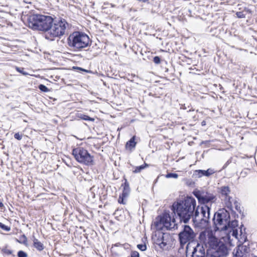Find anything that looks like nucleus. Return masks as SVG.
I'll return each mask as SVG.
<instances>
[{
    "label": "nucleus",
    "instance_id": "1",
    "mask_svg": "<svg viewBox=\"0 0 257 257\" xmlns=\"http://www.w3.org/2000/svg\"><path fill=\"white\" fill-rule=\"evenodd\" d=\"M172 210L180 221L184 223L188 222L191 218L196 225L200 227H206L209 222L210 207L208 205L196 207V200L192 197L175 202Z\"/></svg>",
    "mask_w": 257,
    "mask_h": 257
},
{
    "label": "nucleus",
    "instance_id": "2",
    "mask_svg": "<svg viewBox=\"0 0 257 257\" xmlns=\"http://www.w3.org/2000/svg\"><path fill=\"white\" fill-rule=\"evenodd\" d=\"M199 238L207 248L206 257H226L228 254L229 248L226 244L217 238L212 231L200 232Z\"/></svg>",
    "mask_w": 257,
    "mask_h": 257
},
{
    "label": "nucleus",
    "instance_id": "3",
    "mask_svg": "<svg viewBox=\"0 0 257 257\" xmlns=\"http://www.w3.org/2000/svg\"><path fill=\"white\" fill-rule=\"evenodd\" d=\"M68 46L75 51H80L90 46L91 42L85 33L75 31L70 34L67 39Z\"/></svg>",
    "mask_w": 257,
    "mask_h": 257
},
{
    "label": "nucleus",
    "instance_id": "4",
    "mask_svg": "<svg viewBox=\"0 0 257 257\" xmlns=\"http://www.w3.org/2000/svg\"><path fill=\"white\" fill-rule=\"evenodd\" d=\"M53 20L49 16L33 15L28 18V25L33 30L45 31L46 33L48 32Z\"/></svg>",
    "mask_w": 257,
    "mask_h": 257
},
{
    "label": "nucleus",
    "instance_id": "5",
    "mask_svg": "<svg viewBox=\"0 0 257 257\" xmlns=\"http://www.w3.org/2000/svg\"><path fill=\"white\" fill-rule=\"evenodd\" d=\"M68 27V24L65 19L53 20L48 32L45 33V38L52 41L55 38L61 37L65 34Z\"/></svg>",
    "mask_w": 257,
    "mask_h": 257
},
{
    "label": "nucleus",
    "instance_id": "6",
    "mask_svg": "<svg viewBox=\"0 0 257 257\" xmlns=\"http://www.w3.org/2000/svg\"><path fill=\"white\" fill-rule=\"evenodd\" d=\"M229 219L230 213L226 210H219L214 213L212 221L215 230H227V224Z\"/></svg>",
    "mask_w": 257,
    "mask_h": 257
},
{
    "label": "nucleus",
    "instance_id": "7",
    "mask_svg": "<svg viewBox=\"0 0 257 257\" xmlns=\"http://www.w3.org/2000/svg\"><path fill=\"white\" fill-rule=\"evenodd\" d=\"M72 155L76 160L80 163L86 165H91L93 157L88 152L87 150L82 147H77L73 149Z\"/></svg>",
    "mask_w": 257,
    "mask_h": 257
},
{
    "label": "nucleus",
    "instance_id": "8",
    "mask_svg": "<svg viewBox=\"0 0 257 257\" xmlns=\"http://www.w3.org/2000/svg\"><path fill=\"white\" fill-rule=\"evenodd\" d=\"M218 192L220 194V198L222 200H224L227 208L231 211L232 215H233L234 218L238 217V215L233 210L231 207L230 202L231 197L229 196L230 193V188L227 186H221L218 188Z\"/></svg>",
    "mask_w": 257,
    "mask_h": 257
},
{
    "label": "nucleus",
    "instance_id": "9",
    "mask_svg": "<svg viewBox=\"0 0 257 257\" xmlns=\"http://www.w3.org/2000/svg\"><path fill=\"white\" fill-rule=\"evenodd\" d=\"M193 194L198 201L203 204L202 205H206L205 204L208 203H214L217 200L216 196L210 192L197 191L194 192Z\"/></svg>",
    "mask_w": 257,
    "mask_h": 257
},
{
    "label": "nucleus",
    "instance_id": "10",
    "mask_svg": "<svg viewBox=\"0 0 257 257\" xmlns=\"http://www.w3.org/2000/svg\"><path fill=\"white\" fill-rule=\"evenodd\" d=\"M195 237V233L193 229L187 225L184 226L183 229L179 234V238L182 245L193 240Z\"/></svg>",
    "mask_w": 257,
    "mask_h": 257
},
{
    "label": "nucleus",
    "instance_id": "11",
    "mask_svg": "<svg viewBox=\"0 0 257 257\" xmlns=\"http://www.w3.org/2000/svg\"><path fill=\"white\" fill-rule=\"evenodd\" d=\"M171 220V217L169 214H164L160 216L159 221L155 222V224L157 229H161V225L168 229L175 228L176 226L175 219H173L172 221Z\"/></svg>",
    "mask_w": 257,
    "mask_h": 257
},
{
    "label": "nucleus",
    "instance_id": "12",
    "mask_svg": "<svg viewBox=\"0 0 257 257\" xmlns=\"http://www.w3.org/2000/svg\"><path fill=\"white\" fill-rule=\"evenodd\" d=\"M250 251V247L246 245H239L233 257H248Z\"/></svg>",
    "mask_w": 257,
    "mask_h": 257
},
{
    "label": "nucleus",
    "instance_id": "13",
    "mask_svg": "<svg viewBox=\"0 0 257 257\" xmlns=\"http://www.w3.org/2000/svg\"><path fill=\"white\" fill-rule=\"evenodd\" d=\"M206 252L205 248L203 245L197 243V245L194 247L191 254L189 256L186 254V257H205Z\"/></svg>",
    "mask_w": 257,
    "mask_h": 257
},
{
    "label": "nucleus",
    "instance_id": "14",
    "mask_svg": "<svg viewBox=\"0 0 257 257\" xmlns=\"http://www.w3.org/2000/svg\"><path fill=\"white\" fill-rule=\"evenodd\" d=\"M214 173L215 171L211 168H209L207 170H196L194 172L193 176L198 178H201L203 176L209 177Z\"/></svg>",
    "mask_w": 257,
    "mask_h": 257
},
{
    "label": "nucleus",
    "instance_id": "15",
    "mask_svg": "<svg viewBox=\"0 0 257 257\" xmlns=\"http://www.w3.org/2000/svg\"><path fill=\"white\" fill-rule=\"evenodd\" d=\"M155 236L157 238L155 239V242L158 244L160 248H164L165 247V243H162V240H163L164 237H169V234L163 232H158L155 235Z\"/></svg>",
    "mask_w": 257,
    "mask_h": 257
},
{
    "label": "nucleus",
    "instance_id": "16",
    "mask_svg": "<svg viewBox=\"0 0 257 257\" xmlns=\"http://www.w3.org/2000/svg\"><path fill=\"white\" fill-rule=\"evenodd\" d=\"M122 186H123V191L121 195H123V197H126L127 198L130 193V188L129 184L126 180H125V182L122 185Z\"/></svg>",
    "mask_w": 257,
    "mask_h": 257
},
{
    "label": "nucleus",
    "instance_id": "17",
    "mask_svg": "<svg viewBox=\"0 0 257 257\" xmlns=\"http://www.w3.org/2000/svg\"><path fill=\"white\" fill-rule=\"evenodd\" d=\"M33 238L34 246L39 251L43 250L44 248L43 244L34 236H33Z\"/></svg>",
    "mask_w": 257,
    "mask_h": 257
},
{
    "label": "nucleus",
    "instance_id": "18",
    "mask_svg": "<svg viewBox=\"0 0 257 257\" xmlns=\"http://www.w3.org/2000/svg\"><path fill=\"white\" fill-rule=\"evenodd\" d=\"M238 226V221L236 220H234L232 221L228 219V223L227 224V230H231L236 229V227Z\"/></svg>",
    "mask_w": 257,
    "mask_h": 257
},
{
    "label": "nucleus",
    "instance_id": "19",
    "mask_svg": "<svg viewBox=\"0 0 257 257\" xmlns=\"http://www.w3.org/2000/svg\"><path fill=\"white\" fill-rule=\"evenodd\" d=\"M136 145V142H135V137H133L126 144V148H135Z\"/></svg>",
    "mask_w": 257,
    "mask_h": 257
},
{
    "label": "nucleus",
    "instance_id": "20",
    "mask_svg": "<svg viewBox=\"0 0 257 257\" xmlns=\"http://www.w3.org/2000/svg\"><path fill=\"white\" fill-rule=\"evenodd\" d=\"M148 164L146 163H144V164L141 165L140 166L135 167V170H133V172L134 173H138L141 172L142 170L145 169L147 167H148Z\"/></svg>",
    "mask_w": 257,
    "mask_h": 257
},
{
    "label": "nucleus",
    "instance_id": "21",
    "mask_svg": "<svg viewBox=\"0 0 257 257\" xmlns=\"http://www.w3.org/2000/svg\"><path fill=\"white\" fill-rule=\"evenodd\" d=\"M78 117L83 120H87V121H94L95 120L94 118L90 117L89 116L85 115L84 114H82V113L78 114Z\"/></svg>",
    "mask_w": 257,
    "mask_h": 257
},
{
    "label": "nucleus",
    "instance_id": "22",
    "mask_svg": "<svg viewBox=\"0 0 257 257\" xmlns=\"http://www.w3.org/2000/svg\"><path fill=\"white\" fill-rule=\"evenodd\" d=\"M18 241L21 243L26 244L27 243V238L25 234L22 235L19 237V240Z\"/></svg>",
    "mask_w": 257,
    "mask_h": 257
},
{
    "label": "nucleus",
    "instance_id": "23",
    "mask_svg": "<svg viewBox=\"0 0 257 257\" xmlns=\"http://www.w3.org/2000/svg\"><path fill=\"white\" fill-rule=\"evenodd\" d=\"M234 208L235 209V210L240 214H242V210H241V206H240V203H238V202H237L236 201H235L234 202Z\"/></svg>",
    "mask_w": 257,
    "mask_h": 257
},
{
    "label": "nucleus",
    "instance_id": "24",
    "mask_svg": "<svg viewBox=\"0 0 257 257\" xmlns=\"http://www.w3.org/2000/svg\"><path fill=\"white\" fill-rule=\"evenodd\" d=\"M115 246H121L122 247L125 249H128L130 247V245L128 243H124L123 244H120V243H117L114 245Z\"/></svg>",
    "mask_w": 257,
    "mask_h": 257
},
{
    "label": "nucleus",
    "instance_id": "25",
    "mask_svg": "<svg viewBox=\"0 0 257 257\" xmlns=\"http://www.w3.org/2000/svg\"><path fill=\"white\" fill-rule=\"evenodd\" d=\"M229 233L231 232V234L233 236L235 237L236 239H238V230L237 229H233L229 230L228 231Z\"/></svg>",
    "mask_w": 257,
    "mask_h": 257
},
{
    "label": "nucleus",
    "instance_id": "26",
    "mask_svg": "<svg viewBox=\"0 0 257 257\" xmlns=\"http://www.w3.org/2000/svg\"><path fill=\"white\" fill-rule=\"evenodd\" d=\"M178 177V175L177 174L173 173H168L166 175V177L167 178H177Z\"/></svg>",
    "mask_w": 257,
    "mask_h": 257
},
{
    "label": "nucleus",
    "instance_id": "27",
    "mask_svg": "<svg viewBox=\"0 0 257 257\" xmlns=\"http://www.w3.org/2000/svg\"><path fill=\"white\" fill-rule=\"evenodd\" d=\"M39 88L40 90H41L43 92H48L49 89L48 88L44 85L43 84H40L39 85Z\"/></svg>",
    "mask_w": 257,
    "mask_h": 257
},
{
    "label": "nucleus",
    "instance_id": "28",
    "mask_svg": "<svg viewBox=\"0 0 257 257\" xmlns=\"http://www.w3.org/2000/svg\"><path fill=\"white\" fill-rule=\"evenodd\" d=\"M126 198V197H123V195L121 194L120 195H119V198L118 199V203L122 204H125L124 199Z\"/></svg>",
    "mask_w": 257,
    "mask_h": 257
},
{
    "label": "nucleus",
    "instance_id": "29",
    "mask_svg": "<svg viewBox=\"0 0 257 257\" xmlns=\"http://www.w3.org/2000/svg\"><path fill=\"white\" fill-rule=\"evenodd\" d=\"M0 228L7 231H9L11 230L10 227L4 224L2 222H0Z\"/></svg>",
    "mask_w": 257,
    "mask_h": 257
},
{
    "label": "nucleus",
    "instance_id": "30",
    "mask_svg": "<svg viewBox=\"0 0 257 257\" xmlns=\"http://www.w3.org/2000/svg\"><path fill=\"white\" fill-rule=\"evenodd\" d=\"M137 247L142 251H145L147 249V246L146 244H139L137 245Z\"/></svg>",
    "mask_w": 257,
    "mask_h": 257
},
{
    "label": "nucleus",
    "instance_id": "31",
    "mask_svg": "<svg viewBox=\"0 0 257 257\" xmlns=\"http://www.w3.org/2000/svg\"><path fill=\"white\" fill-rule=\"evenodd\" d=\"M16 70L19 72L22 73V74L24 75H27L28 74V73L24 71V69L23 68H20V67H17Z\"/></svg>",
    "mask_w": 257,
    "mask_h": 257
},
{
    "label": "nucleus",
    "instance_id": "32",
    "mask_svg": "<svg viewBox=\"0 0 257 257\" xmlns=\"http://www.w3.org/2000/svg\"><path fill=\"white\" fill-rule=\"evenodd\" d=\"M28 255L27 253L22 250H20L18 252V257H27Z\"/></svg>",
    "mask_w": 257,
    "mask_h": 257
},
{
    "label": "nucleus",
    "instance_id": "33",
    "mask_svg": "<svg viewBox=\"0 0 257 257\" xmlns=\"http://www.w3.org/2000/svg\"><path fill=\"white\" fill-rule=\"evenodd\" d=\"M236 15L238 18H244L245 17V15L243 12H237L236 13Z\"/></svg>",
    "mask_w": 257,
    "mask_h": 257
},
{
    "label": "nucleus",
    "instance_id": "34",
    "mask_svg": "<svg viewBox=\"0 0 257 257\" xmlns=\"http://www.w3.org/2000/svg\"><path fill=\"white\" fill-rule=\"evenodd\" d=\"M154 62L156 64H159L160 63L161 59L159 56H155L153 59Z\"/></svg>",
    "mask_w": 257,
    "mask_h": 257
},
{
    "label": "nucleus",
    "instance_id": "35",
    "mask_svg": "<svg viewBox=\"0 0 257 257\" xmlns=\"http://www.w3.org/2000/svg\"><path fill=\"white\" fill-rule=\"evenodd\" d=\"M14 138L18 140H21L22 139V135L19 133H17L14 135Z\"/></svg>",
    "mask_w": 257,
    "mask_h": 257
},
{
    "label": "nucleus",
    "instance_id": "36",
    "mask_svg": "<svg viewBox=\"0 0 257 257\" xmlns=\"http://www.w3.org/2000/svg\"><path fill=\"white\" fill-rule=\"evenodd\" d=\"M131 257H140L139 252L137 251H132L131 252Z\"/></svg>",
    "mask_w": 257,
    "mask_h": 257
},
{
    "label": "nucleus",
    "instance_id": "37",
    "mask_svg": "<svg viewBox=\"0 0 257 257\" xmlns=\"http://www.w3.org/2000/svg\"><path fill=\"white\" fill-rule=\"evenodd\" d=\"M4 252L7 254H11L12 253V251L8 249H4Z\"/></svg>",
    "mask_w": 257,
    "mask_h": 257
},
{
    "label": "nucleus",
    "instance_id": "38",
    "mask_svg": "<svg viewBox=\"0 0 257 257\" xmlns=\"http://www.w3.org/2000/svg\"><path fill=\"white\" fill-rule=\"evenodd\" d=\"M168 237H164L163 240H162V242L165 243V246L167 245V241L166 240V238H168Z\"/></svg>",
    "mask_w": 257,
    "mask_h": 257
},
{
    "label": "nucleus",
    "instance_id": "39",
    "mask_svg": "<svg viewBox=\"0 0 257 257\" xmlns=\"http://www.w3.org/2000/svg\"><path fill=\"white\" fill-rule=\"evenodd\" d=\"M4 206L3 203L0 201V207H3Z\"/></svg>",
    "mask_w": 257,
    "mask_h": 257
},
{
    "label": "nucleus",
    "instance_id": "40",
    "mask_svg": "<svg viewBox=\"0 0 257 257\" xmlns=\"http://www.w3.org/2000/svg\"><path fill=\"white\" fill-rule=\"evenodd\" d=\"M240 233H241H241H242V230H241V229H240Z\"/></svg>",
    "mask_w": 257,
    "mask_h": 257
},
{
    "label": "nucleus",
    "instance_id": "41",
    "mask_svg": "<svg viewBox=\"0 0 257 257\" xmlns=\"http://www.w3.org/2000/svg\"><path fill=\"white\" fill-rule=\"evenodd\" d=\"M255 257H257V256H255Z\"/></svg>",
    "mask_w": 257,
    "mask_h": 257
}]
</instances>
